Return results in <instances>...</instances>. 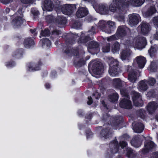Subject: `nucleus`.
I'll return each mask as SVG.
<instances>
[{
  "label": "nucleus",
  "instance_id": "obj_1",
  "mask_svg": "<svg viewBox=\"0 0 158 158\" xmlns=\"http://www.w3.org/2000/svg\"><path fill=\"white\" fill-rule=\"evenodd\" d=\"M144 0H113L109 5L110 10L115 12L124 6L131 5L134 7L139 6L144 2Z\"/></svg>",
  "mask_w": 158,
  "mask_h": 158
},
{
  "label": "nucleus",
  "instance_id": "obj_2",
  "mask_svg": "<svg viewBox=\"0 0 158 158\" xmlns=\"http://www.w3.org/2000/svg\"><path fill=\"white\" fill-rule=\"evenodd\" d=\"M109 65V74L112 76H115L117 75L120 71L118 62L116 60L112 59Z\"/></svg>",
  "mask_w": 158,
  "mask_h": 158
},
{
  "label": "nucleus",
  "instance_id": "obj_3",
  "mask_svg": "<svg viewBox=\"0 0 158 158\" xmlns=\"http://www.w3.org/2000/svg\"><path fill=\"white\" fill-rule=\"evenodd\" d=\"M76 9L75 5L65 4L61 8V11L63 13L67 15H70Z\"/></svg>",
  "mask_w": 158,
  "mask_h": 158
},
{
  "label": "nucleus",
  "instance_id": "obj_4",
  "mask_svg": "<svg viewBox=\"0 0 158 158\" xmlns=\"http://www.w3.org/2000/svg\"><path fill=\"white\" fill-rule=\"evenodd\" d=\"M146 44V41L144 37H140L137 38L134 47L135 48L143 49Z\"/></svg>",
  "mask_w": 158,
  "mask_h": 158
},
{
  "label": "nucleus",
  "instance_id": "obj_5",
  "mask_svg": "<svg viewBox=\"0 0 158 158\" xmlns=\"http://www.w3.org/2000/svg\"><path fill=\"white\" fill-rule=\"evenodd\" d=\"M93 73L96 75H100L102 74L103 68L102 64L98 62L94 63L92 67Z\"/></svg>",
  "mask_w": 158,
  "mask_h": 158
},
{
  "label": "nucleus",
  "instance_id": "obj_6",
  "mask_svg": "<svg viewBox=\"0 0 158 158\" xmlns=\"http://www.w3.org/2000/svg\"><path fill=\"white\" fill-rule=\"evenodd\" d=\"M132 98L134 104L136 106H141L142 102L141 97L139 93L133 91L132 92Z\"/></svg>",
  "mask_w": 158,
  "mask_h": 158
},
{
  "label": "nucleus",
  "instance_id": "obj_7",
  "mask_svg": "<svg viewBox=\"0 0 158 158\" xmlns=\"http://www.w3.org/2000/svg\"><path fill=\"white\" fill-rule=\"evenodd\" d=\"M142 137L140 135L134 137L131 141V145L136 148L139 147L142 144Z\"/></svg>",
  "mask_w": 158,
  "mask_h": 158
},
{
  "label": "nucleus",
  "instance_id": "obj_8",
  "mask_svg": "<svg viewBox=\"0 0 158 158\" xmlns=\"http://www.w3.org/2000/svg\"><path fill=\"white\" fill-rule=\"evenodd\" d=\"M140 17L138 14H132L129 15V22L131 26L137 25L139 23Z\"/></svg>",
  "mask_w": 158,
  "mask_h": 158
},
{
  "label": "nucleus",
  "instance_id": "obj_9",
  "mask_svg": "<svg viewBox=\"0 0 158 158\" xmlns=\"http://www.w3.org/2000/svg\"><path fill=\"white\" fill-rule=\"evenodd\" d=\"M119 106L122 108L127 109H131L132 107L131 102L127 98H124L120 102Z\"/></svg>",
  "mask_w": 158,
  "mask_h": 158
},
{
  "label": "nucleus",
  "instance_id": "obj_10",
  "mask_svg": "<svg viewBox=\"0 0 158 158\" xmlns=\"http://www.w3.org/2000/svg\"><path fill=\"white\" fill-rule=\"evenodd\" d=\"M134 61L137 62L139 67L140 68H143L146 63V59L142 56L136 57Z\"/></svg>",
  "mask_w": 158,
  "mask_h": 158
},
{
  "label": "nucleus",
  "instance_id": "obj_11",
  "mask_svg": "<svg viewBox=\"0 0 158 158\" xmlns=\"http://www.w3.org/2000/svg\"><path fill=\"white\" fill-rule=\"evenodd\" d=\"M54 23L59 27H62V26L65 24L66 22V18L62 16H58L55 19Z\"/></svg>",
  "mask_w": 158,
  "mask_h": 158
},
{
  "label": "nucleus",
  "instance_id": "obj_12",
  "mask_svg": "<svg viewBox=\"0 0 158 158\" xmlns=\"http://www.w3.org/2000/svg\"><path fill=\"white\" fill-rule=\"evenodd\" d=\"M88 14L87 10L85 8L80 7L76 13V16L78 18H82L86 16Z\"/></svg>",
  "mask_w": 158,
  "mask_h": 158
},
{
  "label": "nucleus",
  "instance_id": "obj_13",
  "mask_svg": "<svg viewBox=\"0 0 158 158\" xmlns=\"http://www.w3.org/2000/svg\"><path fill=\"white\" fill-rule=\"evenodd\" d=\"M44 6L45 10L52 11L53 9L54 5L51 0H45L44 2Z\"/></svg>",
  "mask_w": 158,
  "mask_h": 158
},
{
  "label": "nucleus",
  "instance_id": "obj_14",
  "mask_svg": "<svg viewBox=\"0 0 158 158\" xmlns=\"http://www.w3.org/2000/svg\"><path fill=\"white\" fill-rule=\"evenodd\" d=\"M156 147L154 142L152 141L148 142L145 143L144 148L143 149V152L144 153H146L148 151Z\"/></svg>",
  "mask_w": 158,
  "mask_h": 158
},
{
  "label": "nucleus",
  "instance_id": "obj_15",
  "mask_svg": "<svg viewBox=\"0 0 158 158\" xmlns=\"http://www.w3.org/2000/svg\"><path fill=\"white\" fill-rule=\"evenodd\" d=\"M140 28L141 32L145 35L150 30V26L149 25L146 23L143 22L140 24Z\"/></svg>",
  "mask_w": 158,
  "mask_h": 158
},
{
  "label": "nucleus",
  "instance_id": "obj_16",
  "mask_svg": "<svg viewBox=\"0 0 158 158\" xmlns=\"http://www.w3.org/2000/svg\"><path fill=\"white\" fill-rule=\"evenodd\" d=\"M98 9L100 13L102 14H107L109 12L108 6L105 4L99 5L98 7Z\"/></svg>",
  "mask_w": 158,
  "mask_h": 158
},
{
  "label": "nucleus",
  "instance_id": "obj_17",
  "mask_svg": "<svg viewBox=\"0 0 158 158\" xmlns=\"http://www.w3.org/2000/svg\"><path fill=\"white\" fill-rule=\"evenodd\" d=\"M158 107L157 104L155 102H151L149 103L147 106V110L150 114H152L156 110Z\"/></svg>",
  "mask_w": 158,
  "mask_h": 158
},
{
  "label": "nucleus",
  "instance_id": "obj_18",
  "mask_svg": "<svg viewBox=\"0 0 158 158\" xmlns=\"http://www.w3.org/2000/svg\"><path fill=\"white\" fill-rule=\"evenodd\" d=\"M148 81L145 80H143L140 81L139 84V89L142 91H144L147 90L148 88L147 85Z\"/></svg>",
  "mask_w": 158,
  "mask_h": 158
},
{
  "label": "nucleus",
  "instance_id": "obj_19",
  "mask_svg": "<svg viewBox=\"0 0 158 158\" xmlns=\"http://www.w3.org/2000/svg\"><path fill=\"white\" fill-rule=\"evenodd\" d=\"M137 78V72L136 71L132 70L129 73L128 75V79L132 82L136 81Z\"/></svg>",
  "mask_w": 158,
  "mask_h": 158
},
{
  "label": "nucleus",
  "instance_id": "obj_20",
  "mask_svg": "<svg viewBox=\"0 0 158 158\" xmlns=\"http://www.w3.org/2000/svg\"><path fill=\"white\" fill-rule=\"evenodd\" d=\"M131 54L130 50H123L121 54V58L123 60L128 59Z\"/></svg>",
  "mask_w": 158,
  "mask_h": 158
},
{
  "label": "nucleus",
  "instance_id": "obj_21",
  "mask_svg": "<svg viewBox=\"0 0 158 158\" xmlns=\"http://www.w3.org/2000/svg\"><path fill=\"white\" fill-rule=\"evenodd\" d=\"M34 44L33 40L31 38H26L24 39L23 44L24 47L26 48H29Z\"/></svg>",
  "mask_w": 158,
  "mask_h": 158
},
{
  "label": "nucleus",
  "instance_id": "obj_22",
  "mask_svg": "<svg viewBox=\"0 0 158 158\" xmlns=\"http://www.w3.org/2000/svg\"><path fill=\"white\" fill-rule=\"evenodd\" d=\"M111 152L112 153H115L117 152L118 148V142L117 141L114 140L110 144Z\"/></svg>",
  "mask_w": 158,
  "mask_h": 158
},
{
  "label": "nucleus",
  "instance_id": "obj_23",
  "mask_svg": "<svg viewBox=\"0 0 158 158\" xmlns=\"http://www.w3.org/2000/svg\"><path fill=\"white\" fill-rule=\"evenodd\" d=\"M144 128L143 125L140 123H138L135 124L134 127V130L136 132L140 133L143 131Z\"/></svg>",
  "mask_w": 158,
  "mask_h": 158
},
{
  "label": "nucleus",
  "instance_id": "obj_24",
  "mask_svg": "<svg viewBox=\"0 0 158 158\" xmlns=\"http://www.w3.org/2000/svg\"><path fill=\"white\" fill-rule=\"evenodd\" d=\"M156 10L154 6H151L148 9L146 12L144 14V15L145 17L150 16L156 12Z\"/></svg>",
  "mask_w": 158,
  "mask_h": 158
},
{
  "label": "nucleus",
  "instance_id": "obj_25",
  "mask_svg": "<svg viewBox=\"0 0 158 158\" xmlns=\"http://www.w3.org/2000/svg\"><path fill=\"white\" fill-rule=\"evenodd\" d=\"M40 42L42 44V46L43 48H45V47L46 46L47 48H50L51 46V43L50 41L47 39H43L40 41Z\"/></svg>",
  "mask_w": 158,
  "mask_h": 158
},
{
  "label": "nucleus",
  "instance_id": "obj_26",
  "mask_svg": "<svg viewBox=\"0 0 158 158\" xmlns=\"http://www.w3.org/2000/svg\"><path fill=\"white\" fill-rule=\"evenodd\" d=\"M98 26L102 29H104L105 31L107 33L111 32V30H107L106 27V23L103 20L100 21L98 24Z\"/></svg>",
  "mask_w": 158,
  "mask_h": 158
},
{
  "label": "nucleus",
  "instance_id": "obj_27",
  "mask_svg": "<svg viewBox=\"0 0 158 158\" xmlns=\"http://www.w3.org/2000/svg\"><path fill=\"white\" fill-rule=\"evenodd\" d=\"M23 15H20V16L17 17L13 20V22L15 25L18 26L22 24L24 20V19H23Z\"/></svg>",
  "mask_w": 158,
  "mask_h": 158
},
{
  "label": "nucleus",
  "instance_id": "obj_28",
  "mask_svg": "<svg viewBox=\"0 0 158 158\" xmlns=\"http://www.w3.org/2000/svg\"><path fill=\"white\" fill-rule=\"evenodd\" d=\"M88 47L90 49L98 48L99 44L96 42L91 41L89 43Z\"/></svg>",
  "mask_w": 158,
  "mask_h": 158
},
{
  "label": "nucleus",
  "instance_id": "obj_29",
  "mask_svg": "<svg viewBox=\"0 0 158 158\" xmlns=\"http://www.w3.org/2000/svg\"><path fill=\"white\" fill-rule=\"evenodd\" d=\"M102 135L105 138L109 137L110 135L109 129H103L101 132Z\"/></svg>",
  "mask_w": 158,
  "mask_h": 158
},
{
  "label": "nucleus",
  "instance_id": "obj_30",
  "mask_svg": "<svg viewBox=\"0 0 158 158\" xmlns=\"http://www.w3.org/2000/svg\"><path fill=\"white\" fill-rule=\"evenodd\" d=\"M117 32L119 36L122 37L124 36L126 34L125 30L122 27H119L117 30Z\"/></svg>",
  "mask_w": 158,
  "mask_h": 158
},
{
  "label": "nucleus",
  "instance_id": "obj_31",
  "mask_svg": "<svg viewBox=\"0 0 158 158\" xmlns=\"http://www.w3.org/2000/svg\"><path fill=\"white\" fill-rule=\"evenodd\" d=\"M118 98V95L117 93H114L109 96L110 101L111 102H114L116 101Z\"/></svg>",
  "mask_w": 158,
  "mask_h": 158
},
{
  "label": "nucleus",
  "instance_id": "obj_32",
  "mask_svg": "<svg viewBox=\"0 0 158 158\" xmlns=\"http://www.w3.org/2000/svg\"><path fill=\"white\" fill-rule=\"evenodd\" d=\"M114 85L117 88H119L122 86V82L120 79H115L113 80Z\"/></svg>",
  "mask_w": 158,
  "mask_h": 158
},
{
  "label": "nucleus",
  "instance_id": "obj_33",
  "mask_svg": "<svg viewBox=\"0 0 158 158\" xmlns=\"http://www.w3.org/2000/svg\"><path fill=\"white\" fill-rule=\"evenodd\" d=\"M108 26L110 29L108 30H111V28L112 29L115 27V23L114 22L111 21H109L106 22V26Z\"/></svg>",
  "mask_w": 158,
  "mask_h": 158
},
{
  "label": "nucleus",
  "instance_id": "obj_34",
  "mask_svg": "<svg viewBox=\"0 0 158 158\" xmlns=\"http://www.w3.org/2000/svg\"><path fill=\"white\" fill-rule=\"evenodd\" d=\"M158 62L155 61L152 62L150 66V69L154 71L157 68Z\"/></svg>",
  "mask_w": 158,
  "mask_h": 158
},
{
  "label": "nucleus",
  "instance_id": "obj_35",
  "mask_svg": "<svg viewBox=\"0 0 158 158\" xmlns=\"http://www.w3.org/2000/svg\"><path fill=\"white\" fill-rule=\"evenodd\" d=\"M127 155L128 157H132L134 155V152L131 148H128L127 150Z\"/></svg>",
  "mask_w": 158,
  "mask_h": 158
},
{
  "label": "nucleus",
  "instance_id": "obj_36",
  "mask_svg": "<svg viewBox=\"0 0 158 158\" xmlns=\"http://www.w3.org/2000/svg\"><path fill=\"white\" fill-rule=\"evenodd\" d=\"M50 31L49 30L46 29L44 31H42L41 35L43 36H47L50 35Z\"/></svg>",
  "mask_w": 158,
  "mask_h": 158
},
{
  "label": "nucleus",
  "instance_id": "obj_37",
  "mask_svg": "<svg viewBox=\"0 0 158 158\" xmlns=\"http://www.w3.org/2000/svg\"><path fill=\"white\" fill-rule=\"evenodd\" d=\"M86 61L85 60H80L77 62L75 61V63L79 66H81L85 64Z\"/></svg>",
  "mask_w": 158,
  "mask_h": 158
},
{
  "label": "nucleus",
  "instance_id": "obj_38",
  "mask_svg": "<svg viewBox=\"0 0 158 158\" xmlns=\"http://www.w3.org/2000/svg\"><path fill=\"white\" fill-rule=\"evenodd\" d=\"M148 81V83L151 86L153 85L156 83V81L155 79L153 78H150L149 79Z\"/></svg>",
  "mask_w": 158,
  "mask_h": 158
},
{
  "label": "nucleus",
  "instance_id": "obj_39",
  "mask_svg": "<svg viewBox=\"0 0 158 158\" xmlns=\"http://www.w3.org/2000/svg\"><path fill=\"white\" fill-rule=\"evenodd\" d=\"M121 94L123 96L127 97L129 98L127 90L125 89H122L120 90Z\"/></svg>",
  "mask_w": 158,
  "mask_h": 158
},
{
  "label": "nucleus",
  "instance_id": "obj_40",
  "mask_svg": "<svg viewBox=\"0 0 158 158\" xmlns=\"http://www.w3.org/2000/svg\"><path fill=\"white\" fill-rule=\"evenodd\" d=\"M148 53L149 54L150 56L152 57L156 55V50H149Z\"/></svg>",
  "mask_w": 158,
  "mask_h": 158
},
{
  "label": "nucleus",
  "instance_id": "obj_41",
  "mask_svg": "<svg viewBox=\"0 0 158 158\" xmlns=\"http://www.w3.org/2000/svg\"><path fill=\"white\" fill-rule=\"evenodd\" d=\"M81 26V23L79 22H75L73 24L74 27L76 28H78L80 27Z\"/></svg>",
  "mask_w": 158,
  "mask_h": 158
},
{
  "label": "nucleus",
  "instance_id": "obj_42",
  "mask_svg": "<svg viewBox=\"0 0 158 158\" xmlns=\"http://www.w3.org/2000/svg\"><path fill=\"white\" fill-rule=\"evenodd\" d=\"M60 34V31L57 29H54L52 31V34L53 35H58Z\"/></svg>",
  "mask_w": 158,
  "mask_h": 158
},
{
  "label": "nucleus",
  "instance_id": "obj_43",
  "mask_svg": "<svg viewBox=\"0 0 158 158\" xmlns=\"http://www.w3.org/2000/svg\"><path fill=\"white\" fill-rule=\"evenodd\" d=\"M113 49H118L120 48V44L118 43H115L113 46Z\"/></svg>",
  "mask_w": 158,
  "mask_h": 158
},
{
  "label": "nucleus",
  "instance_id": "obj_44",
  "mask_svg": "<svg viewBox=\"0 0 158 158\" xmlns=\"http://www.w3.org/2000/svg\"><path fill=\"white\" fill-rule=\"evenodd\" d=\"M153 22L155 25L158 26V16L155 17L153 18Z\"/></svg>",
  "mask_w": 158,
  "mask_h": 158
},
{
  "label": "nucleus",
  "instance_id": "obj_45",
  "mask_svg": "<svg viewBox=\"0 0 158 158\" xmlns=\"http://www.w3.org/2000/svg\"><path fill=\"white\" fill-rule=\"evenodd\" d=\"M122 118L121 117H120L118 118V119H117L115 121L116 124H114L113 125L114 126H117L118 125V124L120 123L121 122V120H122Z\"/></svg>",
  "mask_w": 158,
  "mask_h": 158
},
{
  "label": "nucleus",
  "instance_id": "obj_46",
  "mask_svg": "<svg viewBox=\"0 0 158 158\" xmlns=\"http://www.w3.org/2000/svg\"><path fill=\"white\" fill-rule=\"evenodd\" d=\"M127 143L125 141H123L120 142V146L122 148H123L126 147Z\"/></svg>",
  "mask_w": 158,
  "mask_h": 158
},
{
  "label": "nucleus",
  "instance_id": "obj_47",
  "mask_svg": "<svg viewBox=\"0 0 158 158\" xmlns=\"http://www.w3.org/2000/svg\"><path fill=\"white\" fill-rule=\"evenodd\" d=\"M31 13L35 16H37L39 14V12L38 11L36 10L33 9H32Z\"/></svg>",
  "mask_w": 158,
  "mask_h": 158
},
{
  "label": "nucleus",
  "instance_id": "obj_48",
  "mask_svg": "<svg viewBox=\"0 0 158 158\" xmlns=\"http://www.w3.org/2000/svg\"><path fill=\"white\" fill-rule=\"evenodd\" d=\"M88 32L90 33V35H92L95 33V27L93 26L91 29L89 30L88 31Z\"/></svg>",
  "mask_w": 158,
  "mask_h": 158
},
{
  "label": "nucleus",
  "instance_id": "obj_49",
  "mask_svg": "<svg viewBox=\"0 0 158 158\" xmlns=\"http://www.w3.org/2000/svg\"><path fill=\"white\" fill-rule=\"evenodd\" d=\"M88 101H87V103L88 104L90 105L93 102L92 98H91V97H89L88 98Z\"/></svg>",
  "mask_w": 158,
  "mask_h": 158
},
{
  "label": "nucleus",
  "instance_id": "obj_50",
  "mask_svg": "<svg viewBox=\"0 0 158 158\" xmlns=\"http://www.w3.org/2000/svg\"><path fill=\"white\" fill-rule=\"evenodd\" d=\"M21 1L22 3L25 4L30 3L32 1V0H21Z\"/></svg>",
  "mask_w": 158,
  "mask_h": 158
},
{
  "label": "nucleus",
  "instance_id": "obj_51",
  "mask_svg": "<svg viewBox=\"0 0 158 158\" xmlns=\"http://www.w3.org/2000/svg\"><path fill=\"white\" fill-rule=\"evenodd\" d=\"M152 158H158V152H156L153 154Z\"/></svg>",
  "mask_w": 158,
  "mask_h": 158
},
{
  "label": "nucleus",
  "instance_id": "obj_52",
  "mask_svg": "<svg viewBox=\"0 0 158 158\" xmlns=\"http://www.w3.org/2000/svg\"><path fill=\"white\" fill-rule=\"evenodd\" d=\"M1 2L4 4H6L10 2L11 0H0Z\"/></svg>",
  "mask_w": 158,
  "mask_h": 158
},
{
  "label": "nucleus",
  "instance_id": "obj_53",
  "mask_svg": "<svg viewBox=\"0 0 158 158\" xmlns=\"http://www.w3.org/2000/svg\"><path fill=\"white\" fill-rule=\"evenodd\" d=\"M74 41H73L72 39H67L66 41V42L70 44H73L74 43Z\"/></svg>",
  "mask_w": 158,
  "mask_h": 158
},
{
  "label": "nucleus",
  "instance_id": "obj_54",
  "mask_svg": "<svg viewBox=\"0 0 158 158\" xmlns=\"http://www.w3.org/2000/svg\"><path fill=\"white\" fill-rule=\"evenodd\" d=\"M28 67L29 68V71H31L33 70H37L39 69L37 68L36 69H34V68H32V66L31 65L28 66Z\"/></svg>",
  "mask_w": 158,
  "mask_h": 158
},
{
  "label": "nucleus",
  "instance_id": "obj_55",
  "mask_svg": "<svg viewBox=\"0 0 158 158\" xmlns=\"http://www.w3.org/2000/svg\"><path fill=\"white\" fill-rule=\"evenodd\" d=\"M154 38L156 40H158V31L154 35Z\"/></svg>",
  "mask_w": 158,
  "mask_h": 158
},
{
  "label": "nucleus",
  "instance_id": "obj_56",
  "mask_svg": "<svg viewBox=\"0 0 158 158\" xmlns=\"http://www.w3.org/2000/svg\"><path fill=\"white\" fill-rule=\"evenodd\" d=\"M90 40V38L86 36L85 37V39L83 41V42H86L87 41L89 40Z\"/></svg>",
  "mask_w": 158,
  "mask_h": 158
},
{
  "label": "nucleus",
  "instance_id": "obj_57",
  "mask_svg": "<svg viewBox=\"0 0 158 158\" xmlns=\"http://www.w3.org/2000/svg\"><path fill=\"white\" fill-rule=\"evenodd\" d=\"M6 65L7 67H11L14 65V63H10V62H8L6 63Z\"/></svg>",
  "mask_w": 158,
  "mask_h": 158
},
{
  "label": "nucleus",
  "instance_id": "obj_58",
  "mask_svg": "<svg viewBox=\"0 0 158 158\" xmlns=\"http://www.w3.org/2000/svg\"><path fill=\"white\" fill-rule=\"evenodd\" d=\"M85 1H87L89 2H90L92 3H94L95 2V0H83Z\"/></svg>",
  "mask_w": 158,
  "mask_h": 158
},
{
  "label": "nucleus",
  "instance_id": "obj_59",
  "mask_svg": "<svg viewBox=\"0 0 158 158\" xmlns=\"http://www.w3.org/2000/svg\"><path fill=\"white\" fill-rule=\"evenodd\" d=\"M35 31H36V30L35 29H31L30 30V31L31 33H34V35L35 36L37 34V33L35 32Z\"/></svg>",
  "mask_w": 158,
  "mask_h": 158
},
{
  "label": "nucleus",
  "instance_id": "obj_60",
  "mask_svg": "<svg viewBox=\"0 0 158 158\" xmlns=\"http://www.w3.org/2000/svg\"><path fill=\"white\" fill-rule=\"evenodd\" d=\"M114 36H112L110 37V38H108L107 39V40L108 41H110V40H112L114 39Z\"/></svg>",
  "mask_w": 158,
  "mask_h": 158
},
{
  "label": "nucleus",
  "instance_id": "obj_61",
  "mask_svg": "<svg viewBox=\"0 0 158 158\" xmlns=\"http://www.w3.org/2000/svg\"><path fill=\"white\" fill-rule=\"evenodd\" d=\"M123 137L125 138V139H127L129 138V137L128 135H123Z\"/></svg>",
  "mask_w": 158,
  "mask_h": 158
},
{
  "label": "nucleus",
  "instance_id": "obj_62",
  "mask_svg": "<svg viewBox=\"0 0 158 158\" xmlns=\"http://www.w3.org/2000/svg\"><path fill=\"white\" fill-rule=\"evenodd\" d=\"M110 49V44H106V49L108 50Z\"/></svg>",
  "mask_w": 158,
  "mask_h": 158
},
{
  "label": "nucleus",
  "instance_id": "obj_63",
  "mask_svg": "<svg viewBox=\"0 0 158 158\" xmlns=\"http://www.w3.org/2000/svg\"><path fill=\"white\" fill-rule=\"evenodd\" d=\"M10 9L9 8H6V13H9L10 12Z\"/></svg>",
  "mask_w": 158,
  "mask_h": 158
},
{
  "label": "nucleus",
  "instance_id": "obj_64",
  "mask_svg": "<svg viewBox=\"0 0 158 158\" xmlns=\"http://www.w3.org/2000/svg\"><path fill=\"white\" fill-rule=\"evenodd\" d=\"M46 87L48 89L50 87V85L48 84H46L45 85Z\"/></svg>",
  "mask_w": 158,
  "mask_h": 158
}]
</instances>
